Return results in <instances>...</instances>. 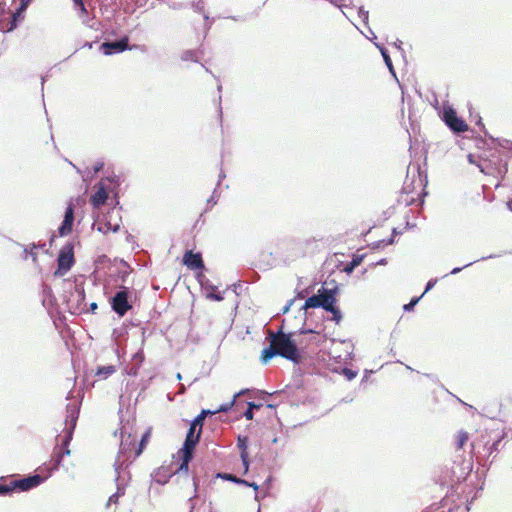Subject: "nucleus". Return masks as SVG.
<instances>
[{"mask_svg": "<svg viewBox=\"0 0 512 512\" xmlns=\"http://www.w3.org/2000/svg\"><path fill=\"white\" fill-rule=\"evenodd\" d=\"M343 374L348 380H352L357 376V372L349 368H344Z\"/></svg>", "mask_w": 512, "mask_h": 512, "instance_id": "c03bdc74", "label": "nucleus"}, {"mask_svg": "<svg viewBox=\"0 0 512 512\" xmlns=\"http://www.w3.org/2000/svg\"><path fill=\"white\" fill-rule=\"evenodd\" d=\"M325 311L330 312L332 314V320L336 324H339L341 322V320H342V313H341L340 309L337 306L333 305L329 309H326Z\"/></svg>", "mask_w": 512, "mask_h": 512, "instance_id": "cd10ccee", "label": "nucleus"}, {"mask_svg": "<svg viewBox=\"0 0 512 512\" xmlns=\"http://www.w3.org/2000/svg\"><path fill=\"white\" fill-rule=\"evenodd\" d=\"M468 440V434L466 432H459L457 439V447L462 448L465 442Z\"/></svg>", "mask_w": 512, "mask_h": 512, "instance_id": "4c0bfd02", "label": "nucleus"}, {"mask_svg": "<svg viewBox=\"0 0 512 512\" xmlns=\"http://www.w3.org/2000/svg\"><path fill=\"white\" fill-rule=\"evenodd\" d=\"M137 369H138V367H136V368L132 367L129 374L136 375L137 374Z\"/></svg>", "mask_w": 512, "mask_h": 512, "instance_id": "338daca9", "label": "nucleus"}, {"mask_svg": "<svg viewBox=\"0 0 512 512\" xmlns=\"http://www.w3.org/2000/svg\"><path fill=\"white\" fill-rule=\"evenodd\" d=\"M198 51H195V50H186L182 53L181 55V59L183 61H193V62H198L199 60V56H198Z\"/></svg>", "mask_w": 512, "mask_h": 512, "instance_id": "bb28decb", "label": "nucleus"}, {"mask_svg": "<svg viewBox=\"0 0 512 512\" xmlns=\"http://www.w3.org/2000/svg\"><path fill=\"white\" fill-rule=\"evenodd\" d=\"M42 303L46 308H52L56 304L52 288L45 284L42 286Z\"/></svg>", "mask_w": 512, "mask_h": 512, "instance_id": "4be33fe9", "label": "nucleus"}, {"mask_svg": "<svg viewBox=\"0 0 512 512\" xmlns=\"http://www.w3.org/2000/svg\"><path fill=\"white\" fill-rule=\"evenodd\" d=\"M183 263L186 265L189 269L192 270H202L204 269V262L202 259L201 253H193V251H186L183 256Z\"/></svg>", "mask_w": 512, "mask_h": 512, "instance_id": "ddd939ff", "label": "nucleus"}, {"mask_svg": "<svg viewBox=\"0 0 512 512\" xmlns=\"http://www.w3.org/2000/svg\"><path fill=\"white\" fill-rule=\"evenodd\" d=\"M121 434V443L119 454H123L129 447L134 444L135 438H131V433L128 431L127 427L124 425L120 429Z\"/></svg>", "mask_w": 512, "mask_h": 512, "instance_id": "aec40b11", "label": "nucleus"}, {"mask_svg": "<svg viewBox=\"0 0 512 512\" xmlns=\"http://www.w3.org/2000/svg\"><path fill=\"white\" fill-rule=\"evenodd\" d=\"M249 487H252L255 491L258 490V485L255 482H250Z\"/></svg>", "mask_w": 512, "mask_h": 512, "instance_id": "0e129e2a", "label": "nucleus"}, {"mask_svg": "<svg viewBox=\"0 0 512 512\" xmlns=\"http://www.w3.org/2000/svg\"><path fill=\"white\" fill-rule=\"evenodd\" d=\"M438 279L437 278H434V279H430L427 284H426V287H425V290L423 292V294L421 295L423 297V295L425 293H427L428 291H430L437 283Z\"/></svg>", "mask_w": 512, "mask_h": 512, "instance_id": "49530a36", "label": "nucleus"}, {"mask_svg": "<svg viewBox=\"0 0 512 512\" xmlns=\"http://www.w3.org/2000/svg\"><path fill=\"white\" fill-rule=\"evenodd\" d=\"M237 447L240 450V458L244 466V472L247 473L249 469V456L247 452L248 437L239 435L237 438Z\"/></svg>", "mask_w": 512, "mask_h": 512, "instance_id": "dca6fc26", "label": "nucleus"}, {"mask_svg": "<svg viewBox=\"0 0 512 512\" xmlns=\"http://www.w3.org/2000/svg\"><path fill=\"white\" fill-rule=\"evenodd\" d=\"M393 242H394V236L390 237V238H389V239H387V240H385V239H384V240H381V241L377 242V243L375 244V247H381V246L391 245V244H393Z\"/></svg>", "mask_w": 512, "mask_h": 512, "instance_id": "de8ad7c7", "label": "nucleus"}, {"mask_svg": "<svg viewBox=\"0 0 512 512\" xmlns=\"http://www.w3.org/2000/svg\"><path fill=\"white\" fill-rule=\"evenodd\" d=\"M422 298V296L419 297H413L409 303L405 304L403 306L404 311L408 312L414 309L415 305L419 302V300Z\"/></svg>", "mask_w": 512, "mask_h": 512, "instance_id": "c9c22d12", "label": "nucleus"}, {"mask_svg": "<svg viewBox=\"0 0 512 512\" xmlns=\"http://www.w3.org/2000/svg\"><path fill=\"white\" fill-rule=\"evenodd\" d=\"M85 291L83 286L74 284L73 292H71V297L67 300L68 309H75L79 311H83L84 308L81 305L85 306Z\"/></svg>", "mask_w": 512, "mask_h": 512, "instance_id": "1a4fd4ad", "label": "nucleus"}, {"mask_svg": "<svg viewBox=\"0 0 512 512\" xmlns=\"http://www.w3.org/2000/svg\"><path fill=\"white\" fill-rule=\"evenodd\" d=\"M107 198L108 193L105 186L102 183H99L96 192L91 195L90 203L94 208H99L106 202Z\"/></svg>", "mask_w": 512, "mask_h": 512, "instance_id": "6ab92c4d", "label": "nucleus"}, {"mask_svg": "<svg viewBox=\"0 0 512 512\" xmlns=\"http://www.w3.org/2000/svg\"><path fill=\"white\" fill-rule=\"evenodd\" d=\"M312 332H313V330H311V329H301L300 330L301 334H307V333H312Z\"/></svg>", "mask_w": 512, "mask_h": 512, "instance_id": "69168bd1", "label": "nucleus"}, {"mask_svg": "<svg viewBox=\"0 0 512 512\" xmlns=\"http://www.w3.org/2000/svg\"><path fill=\"white\" fill-rule=\"evenodd\" d=\"M174 475V471L171 466H161L152 474L153 480L161 485L166 484L171 476Z\"/></svg>", "mask_w": 512, "mask_h": 512, "instance_id": "f3484780", "label": "nucleus"}, {"mask_svg": "<svg viewBox=\"0 0 512 512\" xmlns=\"http://www.w3.org/2000/svg\"><path fill=\"white\" fill-rule=\"evenodd\" d=\"M358 16L359 18L365 23L367 24L368 23V18H369V12L367 10H365L363 7H360L359 10H358Z\"/></svg>", "mask_w": 512, "mask_h": 512, "instance_id": "a19ab883", "label": "nucleus"}, {"mask_svg": "<svg viewBox=\"0 0 512 512\" xmlns=\"http://www.w3.org/2000/svg\"><path fill=\"white\" fill-rule=\"evenodd\" d=\"M226 177L225 173L223 170L220 171V174H219V179H218V183H217V187L220 185L221 181Z\"/></svg>", "mask_w": 512, "mask_h": 512, "instance_id": "13d9d810", "label": "nucleus"}, {"mask_svg": "<svg viewBox=\"0 0 512 512\" xmlns=\"http://www.w3.org/2000/svg\"><path fill=\"white\" fill-rule=\"evenodd\" d=\"M203 422H204V418H203V415H197L194 420L190 423V426L191 427H194L196 429H200L202 431V426H203Z\"/></svg>", "mask_w": 512, "mask_h": 512, "instance_id": "72a5a7b5", "label": "nucleus"}, {"mask_svg": "<svg viewBox=\"0 0 512 512\" xmlns=\"http://www.w3.org/2000/svg\"><path fill=\"white\" fill-rule=\"evenodd\" d=\"M494 257H496V256H495V255L484 256V257H481L480 259L474 260L473 262H470V263H468V264L464 265L463 267H455V268L450 272V274H451V275L457 274V273H459L460 271H462L464 268L469 267V266H471L472 264H474V263H476V262H478V261H484V260H486V259H491V258H494Z\"/></svg>", "mask_w": 512, "mask_h": 512, "instance_id": "c85d7f7f", "label": "nucleus"}, {"mask_svg": "<svg viewBox=\"0 0 512 512\" xmlns=\"http://www.w3.org/2000/svg\"><path fill=\"white\" fill-rule=\"evenodd\" d=\"M120 229V225L119 224H115V225H112L109 221L103 223V224H100L97 228V230L103 234H106L108 233L109 231H112V232H118Z\"/></svg>", "mask_w": 512, "mask_h": 512, "instance_id": "393cba45", "label": "nucleus"}, {"mask_svg": "<svg viewBox=\"0 0 512 512\" xmlns=\"http://www.w3.org/2000/svg\"><path fill=\"white\" fill-rule=\"evenodd\" d=\"M218 477H220V478H222L224 480H228V481L234 482V483H237V481H239V479H240L237 476H235L233 474H228V473H219Z\"/></svg>", "mask_w": 512, "mask_h": 512, "instance_id": "ea45409f", "label": "nucleus"}, {"mask_svg": "<svg viewBox=\"0 0 512 512\" xmlns=\"http://www.w3.org/2000/svg\"><path fill=\"white\" fill-rule=\"evenodd\" d=\"M12 493L11 483L9 484H0V495H8Z\"/></svg>", "mask_w": 512, "mask_h": 512, "instance_id": "37998d69", "label": "nucleus"}, {"mask_svg": "<svg viewBox=\"0 0 512 512\" xmlns=\"http://www.w3.org/2000/svg\"><path fill=\"white\" fill-rule=\"evenodd\" d=\"M115 472H116V486L117 490L114 494H112L108 501L106 506L109 507L111 504H117L118 500L121 496L125 494V489L129 480V473L125 471L126 467L124 466V461L120 460V455L118 456L117 460L114 464Z\"/></svg>", "mask_w": 512, "mask_h": 512, "instance_id": "20e7f679", "label": "nucleus"}, {"mask_svg": "<svg viewBox=\"0 0 512 512\" xmlns=\"http://www.w3.org/2000/svg\"><path fill=\"white\" fill-rule=\"evenodd\" d=\"M375 46L379 49L389 72L396 78V73H395V70L393 67V63H392V60L390 58V55H389L387 49L383 45L378 44V43H375Z\"/></svg>", "mask_w": 512, "mask_h": 512, "instance_id": "5701e85b", "label": "nucleus"}, {"mask_svg": "<svg viewBox=\"0 0 512 512\" xmlns=\"http://www.w3.org/2000/svg\"><path fill=\"white\" fill-rule=\"evenodd\" d=\"M220 193L218 192V188L216 187L211 195V197L207 200V206H213L217 204Z\"/></svg>", "mask_w": 512, "mask_h": 512, "instance_id": "e433bc0d", "label": "nucleus"}, {"mask_svg": "<svg viewBox=\"0 0 512 512\" xmlns=\"http://www.w3.org/2000/svg\"><path fill=\"white\" fill-rule=\"evenodd\" d=\"M361 261H362V257L353 258L352 261L346 265V267L344 268V271L347 273H351L355 267L360 265Z\"/></svg>", "mask_w": 512, "mask_h": 512, "instance_id": "2f4dec72", "label": "nucleus"}, {"mask_svg": "<svg viewBox=\"0 0 512 512\" xmlns=\"http://www.w3.org/2000/svg\"><path fill=\"white\" fill-rule=\"evenodd\" d=\"M116 371L115 366L113 365H106V366H99L96 371V376H98L101 379H106L109 376H111Z\"/></svg>", "mask_w": 512, "mask_h": 512, "instance_id": "b1692460", "label": "nucleus"}, {"mask_svg": "<svg viewBox=\"0 0 512 512\" xmlns=\"http://www.w3.org/2000/svg\"><path fill=\"white\" fill-rule=\"evenodd\" d=\"M209 414H210V415L215 414V410H214V411H211V410H202V411H201V413H200V415H203V418H204V419H205V417H206L207 415H209Z\"/></svg>", "mask_w": 512, "mask_h": 512, "instance_id": "6e6d98bb", "label": "nucleus"}, {"mask_svg": "<svg viewBox=\"0 0 512 512\" xmlns=\"http://www.w3.org/2000/svg\"><path fill=\"white\" fill-rule=\"evenodd\" d=\"M193 7H194L195 11H197V12H199V13H202V14H203V16H204V18H205V20H206V21H208V20H209V16H208L207 14H205V13H204V5H203V3H202L201 1H199V2L195 3V4L193 5Z\"/></svg>", "mask_w": 512, "mask_h": 512, "instance_id": "79ce46f5", "label": "nucleus"}, {"mask_svg": "<svg viewBox=\"0 0 512 512\" xmlns=\"http://www.w3.org/2000/svg\"><path fill=\"white\" fill-rule=\"evenodd\" d=\"M504 435H502L498 440L494 441L492 445L489 448V453L492 454L493 452L499 451V444L501 443Z\"/></svg>", "mask_w": 512, "mask_h": 512, "instance_id": "a18cd8bd", "label": "nucleus"}, {"mask_svg": "<svg viewBox=\"0 0 512 512\" xmlns=\"http://www.w3.org/2000/svg\"><path fill=\"white\" fill-rule=\"evenodd\" d=\"M73 2H74L75 7L79 9L81 17L83 15L87 14V10H86L83 0H73Z\"/></svg>", "mask_w": 512, "mask_h": 512, "instance_id": "58836bf2", "label": "nucleus"}, {"mask_svg": "<svg viewBox=\"0 0 512 512\" xmlns=\"http://www.w3.org/2000/svg\"><path fill=\"white\" fill-rule=\"evenodd\" d=\"M80 411V402L75 401L72 404H68L66 407V419H65V435L61 441V448L58 451L54 452L52 459L48 464H44L40 467L41 474L29 475L27 477H23L18 480L11 481L12 492L15 490L18 491H29L35 487H38L45 480H47L54 471H57L62 463L63 457L65 455L70 454V450L68 448L73 433L76 427V423L79 417Z\"/></svg>", "mask_w": 512, "mask_h": 512, "instance_id": "f257e3e1", "label": "nucleus"}, {"mask_svg": "<svg viewBox=\"0 0 512 512\" xmlns=\"http://www.w3.org/2000/svg\"><path fill=\"white\" fill-rule=\"evenodd\" d=\"M393 242H394V236L390 237V238H389V239H387V240H385V239H384V240H381V241L377 242V243L375 244V247H381V246L391 245V244H393Z\"/></svg>", "mask_w": 512, "mask_h": 512, "instance_id": "09e8293b", "label": "nucleus"}, {"mask_svg": "<svg viewBox=\"0 0 512 512\" xmlns=\"http://www.w3.org/2000/svg\"><path fill=\"white\" fill-rule=\"evenodd\" d=\"M502 147L512 151V141L503 140V143L500 144Z\"/></svg>", "mask_w": 512, "mask_h": 512, "instance_id": "3c124183", "label": "nucleus"}, {"mask_svg": "<svg viewBox=\"0 0 512 512\" xmlns=\"http://www.w3.org/2000/svg\"><path fill=\"white\" fill-rule=\"evenodd\" d=\"M237 484L249 486L250 482L240 478L239 481H237Z\"/></svg>", "mask_w": 512, "mask_h": 512, "instance_id": "052dcab7", "label": "nucleus"}, {"mask_svg": "<svg viewBox=\"0 0 512 512\" xmlns=\"http://www.w3.org/2000/svg\"><path fill=\"white\" fill-rule=\"evenodd\" d=\"M331 3H333L336 6H346V0H330Z\"/></svg>", "mask_w": 512, "mask_h": 512, "instance_id": "5fc2aeb1", "label": "nucleus"}, {"mask_svg": "<svg viewBox=\"0 0 512 512\" xmlns=\"http://www.w3.org/2000/svg\"><path fill=\"white\" fill-rule=\"evenodd\" d=\"M468 161H469L470 163H472V164H475V163H476V162H475V160H474V156H473L472 154H469V155H468Z\"/></svg>", "mask_w": 512, "mask_h": 512, "instance_id": "e2e57ef3", "label": "nucleus"}, {"mask_svg": "<svg viewBox=\"0 0 512 512\" xmlns=\"http://www.w3.org/2000/svg\"><path fill=\"white\" fill-rule=\"evenodd\" d=\"M31 246L34 249H36V248H44L45 247V243H43V244H35V243H33Z\"/></svg>", "mask_w": 512, "mask_h": 512, "instance_id": "680f3d73", "label": "nucleus"}, {"mask_svg": "<svg viewBox=\"0 0 512 512\" xmlns=\"http://www.w3.org/2000/svg\"><path fill=\"white\" fill-rule=\"evenodd\" d=\"M128 49H130V48H129L127 36H124L121 39L116 40V41L103 42L100 46V50L103 52L104 55H113V54L121 53Z\"/></svg>", "mask_w": 512, "mask_h": 512, "instance_id": "6e6552de", "label": "nucleus"}, {"mask_svg": "<svg viewBox=\"0 0 512 512\" xmlns=\"http://www.w3.org/2000/svg\"><path fill=\"white\" fill-rule=\"evenodd\" d=\"M498 161H499V164L495 168V171H496L498 176L503 178L506 175V173L508 172V164H507L506 161L503 162V164H502V159H499Z\"/></svg>", "mask_w": 512, "mask_h": 512, "instance_id": "7c9ffc66", "label": "nucleus"}, {"mask_svg": "<svg viewBox=\"0 0 512 512\" xmlns=\"http://www.w3.org/2000/svg\"><path fill=\"white\" fill-rule=\"evenodd\" d=\"M128 298L129 289L125 286H121L111 298V307L119 317H123L132 308Z\"/></svg>", "mask_w": 512, "mask_h": 512, "instance_id": "423d86ee", "label": "nucleus"}, {"mask_svg": "<svg viewBox=\"0 0 512 512\" xmlns=\"http://www.w3.org/2000/svg\"><path fill=\"white\" fill-rule=\"evenodd\" d=\"M104 167V162L102 161H97L94 165H93V173L94 174H97L99 173Z\"/></svg>", "mask_w": 512, "mask_h": 512, "instance_id": "8fccbe9b", "label": "nucleus"}, {"mask_svg": "<svg viewBox=\"0 0 512 512\" xmlns=\"http://www.w3.org/2000/svg\"><path fill=\"white\" fill-rule=\"evenodd\" d=\"M443 121L454 133L459 134L468 130V125L463 119L458 117L456 111L451 107L444 109Z\"/></svg>", "mask_w": 512, "mask_h": 512, "instance_id": "0eeeda50", "label": "nucleus"}, {"mask_svg": "<svg viewBox=\"0 0 512 512\" xmlns=\"http://www.w3.org/2000/svg\"><path fill=\"white\" fill-rule=\"evenodd\" d=\"M30 3L31 0H21L19 7L12 14V20L10 22V27L8 28V31H13L18 26V22L24 19L23 14L30 5Z\"/></svg>", "mask_w": 512, "mask_h": 512, "instance_id": "a211bd4d", "label": "nucleus"}, {"mask_svg": "<svg viewBox=\"0 0 512 512\" xmlns=\"http://www.w3.org/2000/svg\"><path fill=\"white\" fill-rule=\"evenodd\" d=\"M28 257H31L32 261L36 263L37 253L34 251V248L31 247L30 250L27 247L24 248L23 259L26 260Z\"/></svg>", "mask_w": 512, "mask_h": 512, "instance_id": "f704fd0d", "label": "nucleus"}, {"mask_svg": "<svg viewBox=\"0 0 512 512\" xmlns=\"http://www.w3.org/2000/svg\"><path fill=\"white\" fill-rule=\"evenodd\" d=\"M134 359L135 360H138V365H140L143 360H144V356H143V353L140 351V352H137L135 355H134Z\"/></svg>", "mask_w": 512, "mask_h": 512, "instance_id": "603ef678", "label": "nucleus"}, {"mask_svg": "<svg viewBox=\"0 0 512 512\" xmlns=\"http://www.w3.org/2000/svg\"><path fill=\"white\" fill-rule=\"evenodd\" d=\"M74 223V207L70 203L65 210L64 219L58 228V233L61 237L67 236L71 233Z\"/></svg>", "mask_w": 512, "mask_h": 512, "instance_id": "f8f14e48", "label": "nucleus"}, {"mask_svg": "<svg viewBox=\"0 0 512 512\" xmlns=\"http://www.w3.org/2000/svg\"><path fill=\"white\" fill-rule=\"evenodd\" d=\"M507 207L512 211V200L507 203Z\"/></svg>", "mask_w": 512, "mask_h": 512, "instance_id": "774afa93", "label": "nucleus"}, {"mask_svg": "<svg viewBox=\"0 0 512 512\" xmlns=\"http://www.w3.org/2000/svg\"><path fill=\"white\" fill-rule=\"evenodd\" d=\"M98 308L97 304L95 302L90 304L89 310L94 313L95 310Z\"/></svg>", "mask_w": 512, "mask_h": 512, "instance_id": "bf43d9fd", "label": "nucleus"}, {"mask_svg": "<svg viewBox=\"0 0 512 512\" xmlns=\"http://www.w3.org/2000/svg\"><path fill=\"white\" fill-rule=\"evenodd\" d=\"M294 300L291 299L287 302V304L283 307L282 312L285 314L290 310V307L292 306Z\"/></svg>", "mask_w": 512, "mask_h": 512, "instance_id": "864d4df0", "label": "nucleus"}, {"mask_svg": "<svg viewBox=\"0 0 512 512\" xmlns=\"http://www.w3.org/2000/svg\"><path fill=\"white\" fill-rule=\"evenodd\" d=\"M147 437H148V433H146V434H144V435L142 436L141 443H140V449H139V451H138L137 455H139V454H140V452H141V447L143 446V444H144V442L146 441Z\"/></svg>", "mask_w": 512, "mask_h": 512, "instance_id": "4d7b16f0", "label": "nucleus"}, {"mask_svg": "<svg viewBox=\"0 0 512 512\" xmlns=\"http://www.w3.org/2000/svg\"><path fill=\"white\" fill-rule=\"evenodd\" d=\"M270 345L262 350L261 361L266 364L272 358L281 356L294 363L300 361V353L290 333H284L282 327L275 333L269 331Z\"/></svg>", "mask_w": 512, "mask_h": 512, "instance_id": "f03ea898", "label": "nucleus"}, {"mask_svg": "<svg viewBox=\"0 0 512 512\" xmlns=\"http://www.w3.org/2000/svg\"><path fill=\"white\" fill-rule=\"evenodd\" d=\"M200 436L201 430L190 426L186 434L183 446L180 450L194 454V450L196 445L199 443Z\"/></svg>", "mask_w": 512, "mask_h": 512, "instance_id": "9b49d317", "label": "nucleus"}, {"mask_svg": "<svg viewBox=\"0 0 512 512\" xmlns=\"http://www.w3.org/2000/svg\"><path fill=\"white\" fill-rule=\"evenodd\" d=\"M74 247L72 243L65 244L59 251L57 257V269L54 271V277L64 276L74 265Z\"/></svg>", "mask_w": 512, "mask_h": 512, "instance_id": "39448f33", "label": "nucleus"}, {"mask_svg": "<svg viewBox=\"0 0 512 512\" xmlns=\"http://www.w3.org/2000/svg\"><path fill=\"white\" fill-rule=\"evenodd\" d=\"M260 407H261V405H259V404H255L254 402H248V408L244 412L245 418L247 420H252L253 419V415H254L253 410L254 409H259Z\"/></svg>", "mask_w": 512, "mask_h": 512, "instance_id": "c756f323", "label": "nucleus"}, {"mask_svg": "<svg viewBox=\"0 0 512 512\" xmlns=\"http://www.w3.org/2000/svg\"><path fill=\"white\" fill-rule=\"evenodd\" d=\"M247 390H241L240 392L236 393L232 399V401L222 404L217 410H215V414L218 412H228L232 406L234 405L236 398L244 393H246Z\"/></svg>", "mask_w": 512, "mask_h": 512, "instance_id": "a878e982", "label": "nucleus"}, {"mask_svg": "<svg viewBox=\"0 0 512 512\" xmlns=\"http://www.w3.org/2000/svg\"><path fill=\"white\" fill-rule=\"evenodd\" d=\"M447 502L448 500L444 499L439 504H432L431 506L425 508L422 512H465L469 510V507L464 509L459 505L447 507Z\"/></svg>", "mask_w": 512, "mask_h": 512, "instance_id": "2eb2a0df", "label": "nucleus"}, {"mask_svg": "<svg viewBox=\"0 0 512 512\" xmlns=\"http://www.w3.org/2000/svg\"><path fill=\"white\" fill-rule=\"evenodd\" d=\"M196 279L199 282L202 289L207 291V297L215 301H222L224 299L221 293H216L217 287L211 283V281L203 274L202 271L198 272Z\"/></svg>", "mask_w": 512, "mask_h": 512, "instance_id": "9d476101", "label": "nucleus"}, {"mask_svg": "<svg viewBox=\"0 0 512 512\" xmlns=\"http://www.w3.org/2000/svg\"><path fill=\"white\" fill-rule=\"evenodd\" d=\"M337 287L325 288L321 287L317 294L308 297L302 307V309L308 308H323L324 310L329 309L336 303Z\"/></svg>", "mask_w": 512, "mask_h": 512, "instance_id": "7ed1b4c3", "label": "nucleus"}, {"mask_svg": "<svg viewBox=\"0 0 512 512\" xmlns=\"http://www.w3.org/2000/svg\"><path fill=\"white\" fill-rule=\"evenodd\" d=\"M492 161L491 160H483V161H480L479 163H477V166L479 167L480 171L484 174H490L491 171H490V165H491Z\"/></svg>", "mask_w": 512, "mask_h": 512, "instance_id": "473e14b6", "label": "nucleus"}, {"mask_svg": "<svg viewBox=\"0 0 512 512\" xmlns=\"http://www.w3.org/2000/svg\"><path fill=\"white\" fill-rule=\"evenodd\" d=\"M412 173L413 175L415 173L418 174V186L419 187H422L424 186V181H426V175L424 177H422L421 175V172H420V167L418 165H415V166H409L408 167V171H407V177H406V180L404 182V186H403V190L406 192V193H410L413 189L411 188L412 185H414L415 183V180L412 179L411 181L409 180V174Z\"/></svg>", "mask_w": 512, "mask_h": 512, "instance_id": "4468645a", "label": "nucleus"}, {"mask_svg": "<svg viewBox=\"0 0 512 512\" xmlns=\"http://www.w3.org/2000/svg\"><path fill=\"white\" fill-rule=\"evenodd\" d=\"M179 454H181V463L180 465L176 468V469H173L174 471V474H180V473H185L187 474L188 471H189V463L191 462V460L193 459V453H188L186 451H181L179 450L178 452Z\"/></svg>", "mask_w": 512, "mask_h": 512, "instance_id": "412c9836", "label": "nucleus"}]
</instances>
